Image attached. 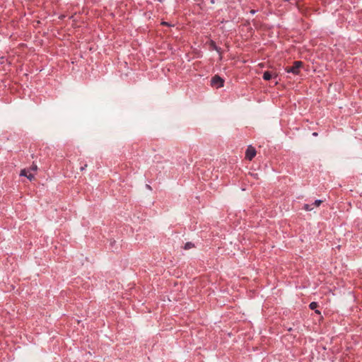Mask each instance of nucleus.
<instances>
[{"instance_id":"nucleus-1","label":"nucleus","mask_w":362,"mask_h":362,"mask_svg":"<svg viewBox=\"0 0 362 362\" xmlns=\"http://www.w3.org/2000/svg\"><path fill=\"white\" fill-rule=\"evenodd\" d=\"M303 62L300 61L294 62L293 66H288L286 68V71L288 73H293L294 74H298L299 73V69L302 66Z\"/></svg>"},{"instance_id":"nucleus-2","label":"nucleus","mask_w":362,"mask_h":362,"mask_svg":"<svg viewBox=\"0 0 362 362\" xmlns=\"http://www.w3.org/2000/svg\"><path fill=\"white\" fill-rule=\"evenodd\" d=\"M224 84V80L219 76H214L211 80V85L216 88L223 87Z\"/></svg>"},{"instance_id":"nucleus-3","label":"nucleus","mask_w":362,"mask_h":362,"mask_svg":"<svg viewBox=\"0 0 362 362\" xmlns=\"http://www.w3.org/2000/svg\"><path fill=\"white\" fill-rule=\"evenodd\" d=\"M256 155V151L252 146H249L245 152V158L249 160H252Z\"/></svg>"},{"instance_id":"nucleus-4","label":"nucleus","mask_w":362,"mask_h":362,"mask_svg":"<svg viewBox=\"0 0 362 362\" xmlns=\"http://www.w3.org/2000/svg\"><path fill=\"white\" fill-rule=\"evenodd\" d=\"M20 175L21 176L27 177L30 180H32L34 178V175L30 173L29 169H23L21 171Z\"/></svg>"},{"instance_id":"nucleus-5","label":"nucleus","mask_w":362,"mask_h":362,"mask_svg":"<svg viewBox=\"0 0 362 362\" xmlns=\"http://www.w3.org/2000/svg\"><path fill=\"white\" fill-rule=\"evenodd\" d=\"M263 78L265 80V81H269L272 78V74L271 72L269 71H265L264 74H263Z\"/></svg>"},{"instance_id":"nucleus-6","label":"nucleus","mask_w":362,"mask_h":362,"mask_svg":"<svg viewBox=\"0 0 362 362\" xmlns=\"http://www.w3.org/2000/svg\"><path fill=\"white\" fill-rule=\"evenodd\" d=\"M194 247V245L190 242H188L187 243L185 246H184V249L185 250H189V249H192Z\"/></svg>"},{"instance_id":"nucleus-7","label":"nucleus","mask_w":362,"mask_h":362,"mask_svg":"<svg viewBox=\"0 0 362 362\" xmlns=\"http://www.w3.org/2000/svg\"><path fill=\"white\" fill-rule=\"evenodd\" d=\"M303 209H305V211H310L313 209V206L312 204H305L303 206Z\"/></svg>"},{"instance_id":"nucleus-8","label":"nucleus","mask_w":362,"mask_h":362,"mask_svg":"<svg viewBox=\"0 0 362 362\" xmlns=\"http://www.w3.org/2000/svg\"><path fill=\"white\" fill-rule=\"evenodd\" d=\"M322 203V200H316L312 205L313 206H315V207H317L319 206Z\"/></svg>"},{"instance_id":"nucleus-9","label":"nucleus","mask_w":362,"mask_h":362,"mask_svg":"<svg viewBox=\"0 0 362 362\" xmlns=\"http://www.w3.org/2000/svg\"><path fill=\"white\" fill-rule=\"evenodd\" d=\"M309 307H310V309L314 310V309H315L317 307V303H315V302H312L310 304Z\"/></svg>"},{"instance_id":"nucleus-10","label":"nucleus","mask_w":362,"mask_h":362,"mask_svg":"<svg viewBox=\"0 0 362 362\" xmlns=\"http://www.w3.org/2000/svg\"><path fill=\"white\" fill-rule=\"evenodd\" d=\"M37 165L33 164V165H32V167H31L29 170H30H30L35 171V170H37Z\"/></svg>"},{"instance_id":"nucleus-11","label":"nucleus","mask_w":362,"mask_h":362,"mask_svg":"<svg viewBox=\"0 0 362 362\" xmlns=\"http://www.w3.org/2000/svg\"><path fill=\"white\" fill-rule=\"evenodd\" d=\"M87 167V164H85L84 166L81 168V170H83Z\"/></svg>"},{"instance_id":"nucleus-12","label":"nucleus","mask_w":362,"mask_h":362,"mask_svg":"<svg viewBox=\"0 0 362 362\" xmlns=\"http://www.w3.org/2000/svg\"><path fill=\"white\" fill-rule=\"evenodd\" d=\"M162 24L167 25V23L165 22H163Z\"/></svg>"},{"instance_id":"nucleus-13","label":"nucleus","mask_w":362,"mask_h":362,"mask_svg":"<svg viewBox=\"0 0 362 362\" xmlns=\"http://www.w3.org/2000/svg\"><path fill=\"white\" fill-rule=\"evenodd\" d=\"M313 135H314V136H317V134L315 132V133H313Z\"/></svg>"}]
</instances>
